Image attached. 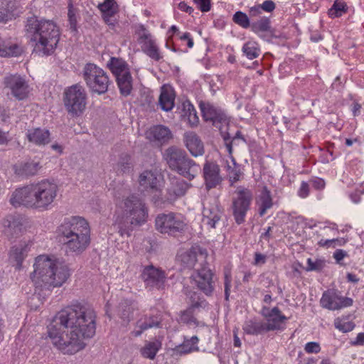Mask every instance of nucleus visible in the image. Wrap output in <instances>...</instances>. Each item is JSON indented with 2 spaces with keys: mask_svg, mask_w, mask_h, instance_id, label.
<instances>
[{
  "mask_svg": "<svg viewBox=\"0 0 364 364\" xmlns=\"http://www.w3.org/2000/svg\"><path fill=\"white\" fill-rule=\"evenodd\" d=\"M96 314L84 302H76L60 311L48 326L53 344L64 354H75L85 346L84 339L95 334Z\"/></svg>",
  "mask_w": 364,
  "mask_h": 364,
  "instance_id": "1",
  "label": "nucleus"
},
{
  "mask_svg": "<svg viewBox=\"0 0 364 364\" xmlns=\"http://www.w3.org/2000/svg\"><path fill=\"white\" fill-rule=\"evenodd\" d=\"M58 187L49 180H42L16 189L10 198L14 207L23 205L40 210H48L57 197Z\"/></svg>",
  "mask_w": 364,
  "mask_h": 364,
  "instance_id": "2",
  "label": "nucleus"
},
{
  "mask_svg": "<svg viewBox=\"0 0 364 364\" xmlns=\"http://www.w3.org/2000/svg\"><path fill=\"white\" fill-rule=\"evenodd\" d=\"M33 267L31 279L37 288L45 290L61 287L70 275V269L64 262L43 255L36 258Z\"/></svg>",
  "mask_w": 364,
  "mask_h": 364,
  "instance_id": "3",
  "label": "nucleus"
},
{
  "mask_svg": "<svg viewBox=\"0 0 364 364\" xmlns=\"http://www.w3.org/2000/svg\"><path fill=\"white\" fill-rule=\"evenodd\" d=\"M26 29L34 43L35 54L48 56L54 53L60 39V31L53 21L31 18L27 21Z\"/></svg>",
  "mask_w": 364,
  "mask_h": 364,
  "instance_id": "4",
  "label": "nucleus"
},
{
  "mask_svg": "<svg viewBox=\"0 0 364 364\" xmlns=\"http://www.w3.org/2000/svg\"><path fill=\"white\" fill-rule=\"evenodd\" d=\"M123 219L119 223V233L122 237H129L133 227L144 224L148 218V210L144 202L136 195H129L118 203Z\"/></svg>",
  "mask_w": 364,
  "mask_h": 364,
  "instance_id": "5",
  "label": "nucleus"
},
{
  "mask_svg": "<svg viewBox=\"0 0 364 364\" xmlns=\"http://www.w3.org/2000/svg\"><path fill=\"white\" fill-rule=\"evenodd\" d=\"M164 156L171 170L190 181L196 177L198 166L188 156L184 150L171 146L165 150Z\"/></svg>",
  "mask_w": 364,
  "mask_h": 364,
  "instance_id": "6",
  "label": "nucleus"
},
{
  "mask_svg": "<svg viewBox=\"0 0 364 364\" xmlns=\"http://www.w3.org/2000/svg\"><path fill=\"white\" fill-rule=\"evenodd\" d=\"M82 77L90 92L103 95L107 92L110 80L107 73L94 63H87L82 69Z\"/></svg>",
  "mask_w": 364,
  "mask_h": 364,
  "instance_id": "7",
  "label": "nucleus"
},
{
  "mask_svg": "<svg viewBox=\"0 0 364 364\" xmlns=\"http://www.w3.org/2000/svg\"><path fill=\"white\" fill-rule=\"evenodd\" d=\"M63 102L67 112L72 117L82 114L87 105V93L84 87L77 83L66 88Z\"/></svg>",
  "mask_w": 364,
  "mask_h": 364,
  "instance_id": "8",
  "label": "nucleus"
},
{
  "mask_svg": "<svg viewBox=\"0 0 364 364\" xmlns=\"http://www.w3.org/2000/svg\"><path fill=\"white\" fill-rule=\"evenodd\" d=\"M252 198V191L247 188L239 186L235 190L231 210L237 225H241L245 221L246 214L250 208Z\"/></svg>",
  "mask_w": 364,
  "mask_h": 364,
  "instance_id": "9",
  "label": "nucleus"
},
{
  "mask_svg": "<svg viewBox=\"0 0 364 364\" xmlns=\"http://www.w3.org/2000/svg\"><path fill=\"white\" fill-rule=\"evenodd\" d=\"M155 225L161 233L171 236L183 232L186 227L182 218L173 213L159 214L155 220Z\"/></svg>",
  "mask_w": 364,
  "mask_h": 364,
  "instance_id": "10",
  "label": "nucleus"
},
{
  "mask_svg": "<svg viewBox=\"0 0 364 364\" xmlns=\"http://www.w3.org/2000/svg\"><path fill=\"white\" fill-rule=\"evenodd\" d=\"M60 237H69L77 235H90L87 221L80 216L65 218L58 228Z\"/></svg>",
  "mask_w": 364,
  "mask_h": 364,
  "instance_id": "11",
  "label": "nucleus"
},
{
  "mask_svg": "<svg viewBox=\"0 0 364 364\" xmlns=\"http://www.w3.org/2000/svg\"><path fill=\"white\" fill-rule=\"evenodd\" d=\"M4 88L9 90L16 100H22L28 97L30 87L26 79L18 74L6 75L4 79Z\"/></svg>",
  "mask_w": 364,
  "mask_h": 364,
  "instance_id": "12",
  "label": "nucleus"
},
{
  "mask_svg": "<svg viewBox=\"0 0 364 364\" xmlns=\"http://www.w3.org/2000/svg\"><path fill=\"white\" fill-rule=\"evenodd\" d=\"M200 108L205 121L211 122L219 130L228 127L229 121L226 114L220 109L204 102H200Z\"/></svg>",
  "mask_w": 364,
  "mask_h": 364,
  "instance_id": "13",
  "label": "nucleus"
},
{
  "mask_svg": "<svg viewBox=\"0 0 364 364\" xmlns=\"http://www.w3.org/2000/svg\"><path fill=\"white\" fill-rule=\"evenodd\" d=\"M192 277L198 289L205 295H212L215 289L213 273L205 264H202L196 269V274Z\"/></svg>",
  "mask_w": 364,
  "mask_h": 364,
  "instance_id": "14",
  "label": "nucleus"
},
{
  "mask_svg": "<svg viewBox=\"0 0 364 364\" xmlns=\"http://www.w3.org/2000/svg\"><path fill=\"white\" fill-rule=\"evenodd\" d=\"M207 255L208 254L205 249L197 246L181 252L178 255L177 258L184 267L193 268L197 263L199 264V267L203 264L205 262Z\"/></svg>",
  "mask_w": 364,
  "mask_h": 364,
  "instance_id": "15",
  "label": "nucleus"
},
{
  "mask_svg": "<svg viewBox=\"0 0 364 364\" xmlns=\"http://www.w3.org/2000/svg\"><path fill=\"white\" fill-rule=\"evenodd\" d=\"M63 242L65 252L68 255L74 253L80 255L90 245V235H76L69 237H60Z\"/></svg>",
  "mask_w": 364,
  "mask_h": 364,
  "instance_id": "16",
  "label": "nucleus"
},
{
  "mask_svg": "<svg viewBox=\"0 0 364 364\" xmlns=\"http://www.w3.org/2000/svg\"><path fill=\"white\" fill-rule=\"evenodd\" d=\"M141 276L146 287L163 289L166 276L161 269L153 265H148L144 267Z\"/></svg>",
  "mask_w": 364,
  "mask_h": 364,
  "instance_id": "17",
  "label": "nucleus"
},
{
  "mask_svg": "<svg viewBox=\"0 0 364 364\" xmlns=\"http://www.w3.org/2000/svg\"><path fill=\"white\" fill-rule=\"evenodd\" d=\"M4 232L9 240L19 237L25 228L24 220L21 215H9L3 220Z\"/></svg>",
  "mask_w": 364,
  "mask_h": 364,
  "instance_id": "18",
  "label": "nucleus"
},
{
  "mask_svg": "<svg viewBox=\"0 0 364 364\" xmlns=\"http://www.w3.org/2000/svg\"><path fill=\"white\" fill-rule=\"evenodd\" d=\"M320 304L322 307L334 311L350 306L353 304V299L349 297L339 296L336 293L325 291L320 300Z\"/></svg>",
  "mask_w": 364,
  "mask_h": 364,
  "instance_id": "19",
  "label": "nucleus"
},
{
  "mask_svg": "<svg viewBox=\"0 0 364 364\" xmlns=\"http://www.w3.org/2000/svg\"><path fill=\"white\" fill-rule=\"evenodd\" d=\"M205 187L208 190L215 188L221 183L223 178L220 176L219 166L213 161H207L203 168Z\"/></svg>",
  "mask_w": 364,
  "mask_h": 364,
  "instance_id": "20",
  "label": "nucleus"
},
{
  "mask_svg": "<svg viewBox=\"0 0 364 364\" xmlns=\"http://www.w3.org/2000/svg\"><path fill=\"white\" fill-rule=\"evenodd\" d=\"M161 318L158 315H141L135 323L134 329L131 334L134 337L140 336L142 333L151 328H159Z\"/></svg>",
  "mask_w": 364,
  "mask_h": 364,
  "instance_id": "21",
  "label": "nucleus"
},
{
  "mask_svg": "<svg viewBox=\"0 0 364 364\" xmlns=\"http://www.w3.org/2000/svg\"><path fill=\"white\" fill-rule=\"evenodd\" d=\"M261 314L266 318V326L268 331L279 330L281 328V323L287 318L281 314L278 307H274L269 309L264 306L261 310Z\"/></svg>",
  "mask_w": 364,
  "mask_h": 364,
  "instance_id": "22",
  "label": "nucleus"
},
{
  "mask_svg": "<svg viewBox=\"0 0 364 364\" xmlns=\"http://www.w3.org/2000/svg\"><path fill=\"white\" fill-rule=\"evenodd\" d=\"M139 183L142 191L159 193L157 174L152 171H144L139 178Z\"/></svg>",
  "mask_w": 364,
  "mask_h": 364,
  "instance_id": "23",
  "label": "nucleus"
},
{
  "mask_svg": "<svg viewBox=\"0 0 364 364\" xmlns=\"http://www.w3.org/2000/svg\"><path fill=\"white\" fill-rule=\"evenodd\" d=\"M183 140L186 148L193 156L197 157L204 154L203 144L195 132H186Z\"/></svg>",
  "mask_w": 364,
  "mask_h": 364,
  "instance_id": "24",
  "label": "nucleus"
},
{
  "mask_svg": "<svg viewBox=\"0 0 364 364\" xmlns=\"http://www.w3.org/2000/svg\"><path fill=\"white\" fill-rule=\"evenodd\" d=\"M146 137L151 141L163 144L168 142L172 138V133L166 126L156 125L151 127L146 132Z\"/></svg>",
  "mask_w": 364,
  "mask_h": 364,
  "instance_id": "25",
  "label": "nucleus"
},
{
  "mask_svg": "<svg viewBox=\"0 0 364 364\" xmlns=\"http://www.w3.org/2000/svg\"><path fill=\"white\" fill-rule=\"evenodd\" d=\"M41 168L39 162L28 161L15 164L14 166V171L15 174L19 177L26 178L37 174Z\"/></svg>",
  "mask_w": 364,
  "mask_h": 364,
  "instance_id": "26",
  "label": "nucleus"
},
{
  "mask_svg": "<svg viewBox=\"0 0 364 364\" xmlns=\"http://www.w3.org/2000/svg\"><path fill=\"white\" fill-rule=\"evenodd\" d=\"M26 138L29 142L38 146H44L50 141V132L48 129L33 128L28 129Z\"/></svg>",
  "mask_w": 364,
  "mask_h": 364,
  "instance_id": "27",
  "label": "nucleus"
},
{
  "mask_svg": "<svg viewBox=\"0 0 364 364\" xmlns=\"http://www.w3.org/2000/svg\"><path fill=\"white\" fill-rule=\"evenodd\" d=\"M138 310L137 303L134 301L124 299L118 306V316L126 323H128L134 316V312Z\"/></svg>",
  "mask_w": 364,
  "mask_h": 364,
  "instance_id": "28",
  "label": "nucleus"
},
{
  "mask_svg": "<svg viewBox=\"0 0 364 364\" xmlns=\"http://www.w3.org/2000/svg\"><path fill=\"white\" fill-rule=\"evenodd\" d=\"M175 92L171 86L163 85L159 102L161 109L166 112L171 111L174 106Z\"/></svg>",
  "mask_w": 364,
  "mask_h": 364,
  "instance_id": "29",
  "label": "nucleus"
},
{
  "mask_svg": "<svg viewBox=\"0 0 364 364\" xmlns=\"http://www.w3.org/2000/svg\"><path fill=\"white\" fill-rule=\"evenodd\" d=\"M222 214V210L216 205L204 207L203 210V221L210 228H215L216 223L220 220Z\"/></svg>",
  "mask_w": 364,
  "mask_h": 364,
  "instance_id": "30",
  "label": "nucleus"
},
{
  "mask_svg": "<svg viewBox=\"0 0 364 364\" xmlns=\"http://www.w3.org/2000/svg\"><path fill=\"white\" fill-rule=\"evenodd\" d=\"M22 49L16 43L0 38V56L3 58L16 57L21 55Z\"/></svg>",
  "mask_w": 364,
  "mask_h": 364,
  "instance_id": "31",
  "label": "nucleus"
},
{
  "mask_svg": "<svg viewBox=\"0 0 364 364\" xmlns=\"http://www.w3.org/2000/svg\"><path fill=\"white\" fill-rule=\"evenodd\" d=\"M107 65L115 77L129 72L128 64L121 58H110Z\"/></svg>",
  "mask_w": 364,
  "mask_h": 364,
  "instance_id": "32",
  "label": "nucleus"
},
{
  "mask_svg": "<svg viewBox=\"0 0 364 364\" xmlns=\"http://www.w3.org/2000/svg\"><path fill=\"white\" fill-rule=\"evenodd\" d=\"M259 214L263 216L273 205L272 198L270 191L266 186H264L258 200Z\"/></svg>",
  "mask_w": 364,
  "mask_h": 364,
  "instance_id": "33",
  "label": "nucleus"
},
{
  "mask_svg": "<svg viewBox=\"0 0 364 364\" xmlns=\"http://www.w3.org/2000/svg\"><path fill=\"white\" fill-rule=\"evenodd\" d=\"M115 78L120 93L125 97L129 95L132 90V77L130 71Z\"/></svg>",
  "mask_w": 364,
  "mask_h": 364,
  "instance_id": "34",
  "label": "nucleus"
},
{
  "mask_svg": "<svg viewBox=\"0 0 364 364\" xmlns=\"http://www.w3.org/2000/svg\"><path fill=\"white\" fill-rule=\"evenodd\" d=\"M29 251L28 245L20 244L14 246L10 251V259L16 262V267L20 268L24 258Z\"/></svg>",
  "mask_w": 364,
  "mask_h": 364,
  "instance_id": "35",
  "label": "nucleus"
},
{
  "mask_svg": "<svg viewBox=\"0 0 364 364\" xmlns=\"http://www.w3.org/2000/svg\"><path fill=\"white\" fill-rule=\"evenodd\" d=\"M198 338L196 336H192L189 339L185 338L183 343L177 346L174 348V351L179 355L187 354L194 350H198V348L197 344L198 343Z\"/></svg>",
  "mask_w": 364,
  "mask_h": 364,
  "instance_id": "36",
  "label": "nucleus"
},
{
  "mask_svg": "<svg viewBox=\"0 0 364 364\" xmlns=\"http://www.w3.org/2000/svg\"><path fill=\"white\" fill-rule=\"evenodd\" d=\"M244 331L250 335H259L267 332L266 323L249 320L243 326Z\"/></svg>",
  "mask_w": 364,
  "mask_h": 364,
  "instance_id": "37",
  "label": "nucleus"
},
{
  "mask_svg": "<svg viewBox=\"0 0 364 364\" xmlns=\"http://www.w3.org/2000/svg\"><path fill=\"white\" fill-rule=\"evenodd\" d=\"M161 348V343L155 340L146 342L144 346L141 348L140 352L144 358L153 360Z\"/></svg>",
  "mask_w": 364,
  "mask_h": 364,
  "instance_id": "38",
  "label": "nucleus"
},
{
  "mask_svg": "<svg viewBox=\"0 0 364 364\" xmlns=\"http://www.w3.org/2000/svg\"><path fill=\"white\" fill-rule=\"evenodd\" d=\"M98 8L103 14L105 21L108 22L109 18L117 12V6L114 0H105L104 2L99 4Z\"/></svg>",
  "mask_w": 364,
  "mask_h": 364,
  "instance_id": "39",
  "label": "nucleus"
},
{
  "mask_svg": "<svg viewBox=\"0 0 364 364\" xmlns=\"http://www.w3.org/2000/svg\"><path fill=\"white\" fill-rule=\"evenodd\" d=\"M142 48L145 53L151 59L156 61H159L160 59L162 58L159 50L153 40H149L148 41L144 42V44L143 45Z\"/></svg>",
  "mask_w": 364,
  "mask_h": 364,
  "instance_id": "40",
  "label": "nucleus"
},
{
  "mask_svg": "<svg viewBox=\"0 0 364 364\" xmlns=\"http://www.w3.org/2000/svg\"><path fill=\"white\" fill-rule=\"evenodd\" d=\"M188 188L189 184L185 181L183 179H176L172 182L169 191L175 196L181 197L185 195Z\"/></svg>",
  "mask_w": 364,
  "mask_h": 364,
  "instance_id": "41",
  "label": "nucleus"
},
{
  "mask_svg": "<svg viewBox=\"0 0 364 364\" xmlns=\"http://www.w3.org/2000/svg\"><path fill=\"white\" fill-rule=\"evenodd\" d=\"M132 168V164L130 156L126 153L120 154L117 164V171L122 173H127L131 172Z\"/></svg>",
  "mask_w": 364,
  "mask_h": 364,
  "instance_id": "42",
  "label": "nucleus"
},
{
  "mask_svg": "<svg viewBox=\"0 0 364 364\" xmlns=\"http://www.w3.org/2000/svg\"><path fill=\"white\" fill-rule=\"evenodd\" d=\"M232 165H227V171L229 181L231 185L240 180L241 171L239 165H237L233 158H232Z\"/></svg>",
  "mask_w": 364,
  "mask_h": 364,
  "instance_id": "43",
  "label": "nucleus"
},
{
  "mask_svg": "<svg viewBox=\"0 0 364 364\" xmlns=\"http://www.w3.org/2000/svg\"><path fill=\"white\" fill-rule=\"evenodd\" d=\"M244 55L250 60H252L259 56L260 50L255 42H247L242 47Z\"/></svg>",
  "mask_w": 364,
  "mask_h": 364,
  "instance_id": "44",
  "label": "nucleus"
},
{
  "mask_svg": "<svg viewBox=\"0 0 364 364\" xmlns=\"http://www.w3.org/2000/svg\"><path fill=\"white\" fill-rule=\"evenodd\" d=\"M347 11V6L343 0H336L332 7L328 10V15L331 18L342 16Z\"/></svg>",
  "mask_w": 364,
  "mask_h": 364,
  "instance_id": "45",
  "label": "nucleus"
},
{
  "mask_svg": "<svg viewBox=\"0 0 364 364\" xmlns=\"http://www.w3.org/2000/svg\"><path fill=\"white\" fill-rule=\"evenodd\" d=\"M185 114L187 116L189 123L192 125H196L198 122V117L197 116L196 111L190 102H186L183 104Z\"/></svg>",
  "mask_w": 364,
  "mask_h": 364,
  "instance_id": "46",
  "label": "nucleus"
},
{
  "mask_svg": "<svg viewBox=\"0 0 364 364\" xmlns=\"http://www.w3.org/2000/svg\"><path fill=\"white\" fill-rule=\"evenodd\" d=\"M220 131V134L222 135V137L225 141V144L226 146V148L228 149V151L230 154L232 152V144L235 143L237 140L240 139V132H237L236 133V135L232 138V140H230L231 137L229 134V133L227 132V127H224V129H222Z\"/></svg>",
  "mask_w": 364,
  "mask_h": 364,
  "instance_id": "47",
  "label": "nucleus"
},
{
  "mask_svg": "<svg viewBox=\"0 0 364 364\" xmlns=\"http://www.w3.org/2000/svg\"><path fill=\"white\" fill-rule=\"evenodd\" d=\"M251 28L253 32H265L270 29V21L268 18H262L259 21L252 23Z\"/></svg>",
  "mask_w": 364,
  "mask_h": 364,
  "instance_id": "48",
  "label": "nucleus"
},
{
  "mask_svg": "<svg viewBox=\"0 0 364 364\" xmlns=\"http://www.w3.org/2000/svg\"><path fill=\"white\" fill-rule=\"evenodd\" d=\"M194 308L190 307L187 310L182 312L180 316V321L181 323H186L190 326H197L198 321L193 316Z\"/></svg>",
  "mask_w": 364,
  "mask_h": 364,
  "instance_id": "49",
  "label": "nucleus"
},
{
  "mask_svg": "<svg viewBox=\"0 0 364 364\" xmlns=\"http://www.w3.org/2000/svg\"><path fill=\"white\" fill-rule=\"evenodd\" d=\"M233 21L244 28H247L250 26L249 18L246 14L242 11H237L233 15Z\"/></svg>",
  "mask_w": 364,
  "mask_h": 364,
  "instance_id": "50",
  "label": "nucleus"
},
{
  "mask_svg": "<svg viewBox=\"0 0 364 364\" xmlns=\"http://www.w3.org/2000/svg\"><path fill=\"white\" fill-rule=\"evenodd\" d=\"M12 4L13 2L10 0H0V22L6 21L8 19Z\"/></svg>",
  "mask_w": 364,
  "mask_h": 364,
  "instance_id": "51",
  "label": "nucleus"
},
{
  "mask_svg": "<svg viewBox=\"0 0 364 364\" xmlns=\"http://www.w3.org/2000/svg\"><path fill=\"white\" fill-rule=\"evenodd\" d=\"M334 324H335V327L337 329H338L339 331H341L343 333L349 332V331H352L355 327L354 323H353L351 321H346L345 319H340V318L336 319Z\"/></svg>",
  "mask_w": 364,
  "mask_h": 364,
  "instance_id": "52",
  "label": "nucleus"
},
{
  "mask_svg": "<svg viewBox=\"0 0 364 364\" xmlns=\"http://www.w3.org/2000/svg\"><path fill=\"white\" fill-rule=\"evenodd\" d=\"M325 266V262L321 259H316L309 258L307 260V271H321Z\"/></svg>",
  "mask_w": 364,
  "mask_h": 364,
  "instance_id": "53",
  "label": "nucleus"
},
{
  "mask_svg": "<svg viewBox=\"0 0 364 364\" xmlns=\"http://www.w3.org/2000/svg\"><path fill=\"white\" fill-rule=\"evenodd\" d=\"M68 21L70 23V28L72 31H77V17L75 9L71 4H69L68 12Z\"/></svg>",
  "mask_w": 364,
  "mask_h": 364,
  "instance_id": "54",
  "label": "nucleus"
},
{
  "mask_svg": "<svg viewBox=\"0 0 364 364\" xmlns=\"http://www.w3.org/2000/svg\"><path fill=\"white\" fill-rule=\"evenodd\" d=\"M186 294L191 303V307L195 309L200 306V297L198 293L193 291H188L186 292Z\"/></svg>",
  "mask_w": 364,
  "mask_h": 364,
  "instance_id": "55",
  "label": "nucleus"
},
{
  "mask_svg": "<svg viewBox=\"0 0 364 364\" xmlns=\"http://www.w3.org/2000/svg\"><path fill=\"white\" fill-rule=\"evenodd\" d=\"M136 32L139 36V40L141 43H143L144 44V42L148 41L149 40H152L151 38L150 33L146 29L144 25H139Z\"/></svg>",
  "mask_w": 364,
  "mask_h": 364,
  "instance_id": "56",
  "label": "nucleus"
},
{
  "mask_svg": "<svg viewBox=\"0 0 364 364\" xmlns=\"http://www.w3.org/2000/svg\"><path fill=\"white\" fill-rule=\"evenodd\" d=\"M224 286H225V300L228 301L229 299L230 291V287H231V276H230V273H228V272L225 273Z\"/></svg>",
  "mask_w": 364,
  "mask_h": 364,
  "instance_id": "57",
  "label": "nucleus"
},
{
  "mask_svg": "<svg viewBox=\"0 0 364 364\" xmlns=\"http://www.w3.org/2000/svg\"><path fill=\"white\" fill-rule=\"evenodd\" d=\"M202 12H207L210 9V0H193Z\"/></svg>",
  "mask_w": 364,
  "mask_h": 364,
  "instance_id": "58",
  "label": "nucleus"
},
{
  "mask_svg": "<svg viewBox=\"0 0 364 364\" xmlns=\"http://www.w3.org/2000/svg\"><path fill=\"white\" fill-rule=\"evenodd\" d=\"M304 349L309 353H317L321 350V347L317 342H309L306 344Z\"/></svg>",
  "mask_w": 364,
  "mask_h": 364,
  "instance_id": "59",
  "label": "nucleus"
},
{
  "mask_svg": "<svg viewBox=\"0 0 364 364\" xmlns=\"http://www.w3.org/2000/svg\"><path fill=\"white\" fill-rule=\"evenodd\" d=\"M261 10L272 12L275 9V4L271 0H266L262 4H259Z\"/></svg>",
  "mask_w": 364,
  "mask_h": 364,
  "instance_id": "60",
  "label": "nucleus"
},
{
  "mask_svg": "<svg viewBox=\"0 0 364 364\" xmlns=\"http://www.w3.org/2000/svg\"><path fill=\"white\" fill-rule=\"evenodd\" d=\"M309 187L306 182L303 181L299 190V196L301 198H306L309 196Z\"/></svg>",
  "mask_w": 364,
  "mask_h": 364,
  "instance_id": "61",
  "label": "nucleus"
},
{
  "mask_svg": "<svg viewBox=\"0 0 364 364\" xmlns=\"http://www.w3.org/2000/svg\"><path fill=\"white\" fill-rule=\"evenodd\" d=\"M312 186L318 190L323 189L325 186V181L322 178H316L311 181Z\"/></svg>",
  "mask_w": 364,
  "mask_h": 364,
  "instance_id": "62",
  "label": "nucleus"
},
{
  "mask_svg": "<svg viewBox=\"0 0 364 364\" xmlns=\"http://www.w3.org/2000/svg\"><path fill=\"white\" fill-rule=\"evenodd\" d=\"M346 255V252L343 250H336L333 253V257L338 263H339Z\"/></svg>",
  "mask_w": 364,
  "mask_h": 364,
  "instance_id": "63",
  "label": "nucleus"
},
{
  "mask_svg": "<svg viewBox=\"0 0 364 364\" xmlns=\"http://www.w3.org/2000/svg\"><path fill=\"white\" fill-rule=\"evenodd\" d=\"M265 262H266V257L264 255L259 253V252L255 253V262H254V264L255 265H259V264H264Z\"/></svg>",
  "mask_w": 364,
  "mask_h": 364,
  "instance_id": "64",
  "label": "nucleus"
}]
</instances>
